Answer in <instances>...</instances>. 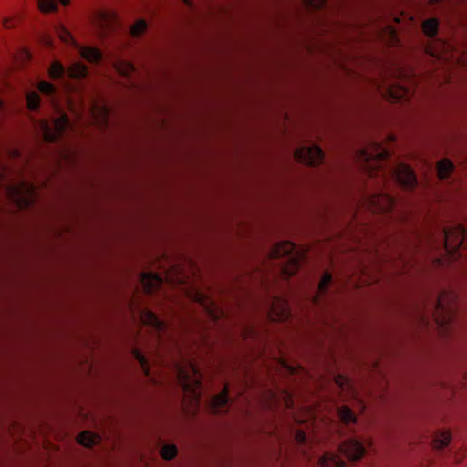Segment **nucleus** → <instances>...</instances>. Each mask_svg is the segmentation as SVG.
I'll return each mask as SVG.
<instances>
[{
	"label": "nucleus",
	"mask_w": 467,
	"mask_h": 467,
	"mask_svg": "<svg viewBox=\"0 0 467 467\" xmlns=\"http://www.w3.org/2000/svg\"><path fill=\"white\" fill-rule=\"evenodd\" d=\"M37 89L41 94L50 98L53 104H55L57 95L55 85L47 81H40ZM54 107L57 111V117H52L50 119H41L36 124L38 135L44 141L49 143L57 141L64 133L71 129V123L67 113L60 110L57 106L54 105Z\"/></svg>",
	"instance_id": "f257e3e1"
},
{
	"label": "nucleus",
	"mask_w": 467,
	"mask_h": 467,
	"mask_svg": "<svg viewBox=\"0 0 467 467\" xmlns=\"http://www.w3.org/2000/svg\"><path fill=\"white\" fill-rule=\"evenodd\" d=\"M389 156V150L375 141L355 151V159L370 177L385 176L384 163Z\"/></svg>",
	"instance_id": "f03ea898"
},
{
	"label": "nucleus",
	"mask_w": 467,
	"mask_h": 467,
	"mask_svg": "<svg viewBox=\"0 0 467 467\" xmlns=\"http://www.w3.org/2000/svg\"><path fill=\"white\" fill-rule=\"evenodd\" d=\"M176 379L183 393L191 399L192 403L199 405L202 391V375L199 368L191 361L185 365L175 363Z\"/></svg>",
	"instance_id": "7ed1b4c3"
},
{
	"label": "nucleus",
	"mask_w": 467,
	"mask_h": 467,
	"mask_svg": "<svg viewBox=\"0 0 467 467\" xmlns=\"http://www.w3.org/2000/svg\"><path fill=\"white\" fill-rule=\"evenodd\" d=\"M270 255L274 259L281 260L280 267L283 275L286 278L296 275L300 268L303 254L300 249L290 241H283L275 244Z\"/></svg>",
	"instance_id": "20e7f679"
},
{
	"label": "nucleus",
	"mask_w": 467,
	"mask_h": 467,
	"mask_svg": "<svg viewBox=\"0 0 467 467\" xmlns=\"http://www.w3.org/2000/svg\"><path fill=\"white\" fill-rule=\"evenodd\" d=\"M7 168L0 165V185L5 184V191L12 202L19 206H28L33 202L36 189L31 183L23 181L19 183L9 182L6 179Z\"/></svg>",
	"instance_id": "39448f33"
},
{
	"label": "nucleus",
	"mask_w": 467,
	"mask_h": 467,
	"mask_svg": "<svg viewBox=\"0 0 467 467\" xmlns=\"http://www.w3.org/2000/svg\"><path fill=\"white\" fill-rule=\"evenodd\" d=\"M56 33L58 37L66 44L72 45L80 53L81 57L91 63H98L102 58L101 52L91 47H82L76 42L70 31L63 25H58L56 27Z\"/></svg>",
	"instance_id": "423d86ee"
},
{
	"label": "nucleus",
	"mask_w": 467,
	"mask_h": 467,
	"mask_svg": "<svg viewBox=\"0 0 467 467\" xmlns=\"http://www.w3.org/2000/svg\"><path fill=\"white\" fill-rule=\"evenodd\" d=\"M88 74V68L82 63H74L67 69L61 62L53 61L48 69L49 78L53 80H64L66 77L70 78H84Z\"/></svg>",
	"instance_id": "0eeeda50"
},
{
	"label": "nucleus",
	"mask_w": 467,
	"mask_h": 467,
	"mask_svg": "<svg viewBox=\"0 0 467 467\" xmlns=\"http://www.w3.org/2000/svg\"><path fill=\"white\" fill-rule=\"evenodd\" d=\"M441 234L446 252L451 257H456L458 250L463 244L467 234L465 228L457 224L453 227L443 229Z\"/></svg>",
	"instance_id": "6e6552de"
},
{
	"label": "nucleus",
	"mask_w": 467,
	"mask_h": 467,
	"mask_svg": "<svg viewBox=\"0 0 467 467\" xmlns=\"http://www.w3.org/2000/svg\"><path fill=\"white\" fill-rule=\"evenodd\" d=\"M294 157L300 163L318 166L324 161V152L318 145H303L295 150Z\"/></svg>",
	"instance_id": "1a4fd4ad"
},
{
	"label": "nucleus",
	"mask_w": 467,
	"mask_h": 467,
	"mask_svg": "<svg viewBox=\"0 0 467 467\" xmlns=\"http://www.w3.org/2000/svg\"><path fill=\"white\" fill-rule=\"evenodd\" d=\"M389 172L396 182L407 190H412L418 184L414 171L409 165L399 164L397 167L390 170Z\"/></svg>",
	"instance_id": "9d476101"
},
{
	"label": "nucleus",
	"mask_w": 467,
	"mask_h": 467,
	"mask_svg": "<svg viewBox=\"0 0 467 467\" xmlns=\"http://www.w3.org/2000/svg\"><path fill=\"white\" fill-rule=\"evenodd\" d=\"M339 450L341 454L351 461L361 459L366 452L365 445L357 438H349L344 441L340 444Z\"/></svg>",
	"instance_id": "9b49d317"
},
{
	"label": "nucleus",
	"mask_w": 467,
	"mask_h": 467,
	"mask_svg": "<svg viewBox=\"0 0 467 467\" xmlns=\"http://www.w3.org/2000/svg\"><path fill=\"white\" fill-rule=\"evenodd\" d=\"M141 318L147 326L150 327L155 331L159 343H161L162 341V337L167 333V324L150 310H144L141 314Z\"/></svg>",
	"instance_id": "f8f14e48"
},
{
	"label": "nucleus",
	"mask_w": 467,
	"mask_h": 467,
	"mask_svg": "<svg viewBox=\"0 0 467 467\" xmlns=\"http://www.w3.org/2000/svg\"><path fill=\"white\" fill-rule=\"evenodd\" d=\"M140 282L148 294L159 289L162 284V278L156 273L143 272L140 275Z\"/></svg>",
	"instance_id": "ddd939ff"
},
{
	"label": "nucleus",
	"mask_w": 467,
	"mask_h": 467,
	"mask_svg": "<svg viewBox=\"0 0 467 467\" xmlns=\"http://www.w3.org/2000/svg\"><path fill=\"white\" fill-rule=\"evenodd\" d=\"M230 401L228 389L224 387L223 390L210 399V406L214 413H222L225 411V408L228 406Z\"/></svg>",
	"instance_id": "4468645a"
},
{
	"label": "nucleus",
	"mask_w": 467,
	"mask_h": 467,
	"mask_svg": "<svg viewBox=\"0 0 467 467\" xmlns=\"http://www.w3.org/2000/svg\"><path fill=\"white\" fill-rule=\"evenodd\" d=\"M372 202L375 209L382 213H391L396 205L395 198L387 193L373 198Z\"/></svg>",
	"instance_id": "2eb2a0df"
},
{
	"label": "nucleus",
	"mask_w": 467,
	"mask_h": 467,
	"mask_svg": "<svg viewBox=\"0 0 467 467\" xmlns=\"http://www.w3.org/2000/svg\"><path fill=\"white\" fill-rule=\"evenodd\" d=\"M318 464L319 467H345L341 456L333 452H326L318 459Z\"/></svg>",
	"instance_id": "dca6fc26"
},
{
	"label": "nucleus",
	"mask_w": 467,
	"mask_h": 467,
	"mask_svg": "<svg viewBox=\"0 0 467 467\" xmlns=\"http://www.w3.org/2000/svg\"><path fill=\"white\" fill-rule=\"evenodd\" d=\"M117 18L114 14L107 12H99L97 17L98 26L100 27L101 31L106 32L111 30Z\"/></svg>",
	"instance_id": "f3484780"
},
{
	"label": "nucleus",
	"mask_w": 467,
	"mask_h": 467,
	"mask_svg": "<svg viewBox=\"0 0 467 467\" xmlns=\"http://www.w3.org/2000/svg\"><path fill=\"white\" fill-rule=\"evenodd\" d=\"M453 171L454 165L448 159H443L437 163V175L441 180L449 178Z\"/></svg>",
	"instance_id": "a211bd4d"
},
{
	"label": "nucleus",
	"mask_w": 467,
	"mask_h": 467,
	"mask_svg": "<svg viewBox=\"0 0 467 467\" xmlns=\"http://www.w3.org/2000/svg\"><path fill=\"white\" fill-rule=\"evenodd\" d=\"M332 283V275L329 272H325L322 275L321 280L317 285V293L314 296V301L316 303L318 302L319 297L325 294H327L329 285Z\"/></svg>",
	"instance_id": "6ab92c4d"
},
{
	"label": "nucleus",
	"mask_w": 467,
	"mask_h": 467,
	"mask_svg": "<svg viewBox=\"0 0 467 467\" xmlns=\"http://www.w3.org/2000/svg\"><path fill=\"white\" fill-rule=\"evenodd\" d=\"M422 30L426 36L435 38L439 30V20L435 17L426 19L422 23Z\"/></svg>",
	"instance_id": "aec40b11"
},
{
	"label": "nucleus",
	"mask_w": 467,
	"mask_h": 467,
	"mask_svg": "<svg viewBox=\"0 0 467 467\" xmlns=\"http://www.w3.org/2000/svg\"><path fill=\"white\" fill-rule=\"evenodd\" d=\"M69 2L70 0H39L38 5L42 12L48 13L56 11L58 3L67 5Z\"/></svg>",
	"instance_id": "412c9836"
},
{
	"label": "nucleus",
	"mask_w": 467,
	"mask_h": 467,
	"mask_svg": "<svg viewBox=\"0 0 467 467\" xmlns=\"http://www.w3.org/2000/svg\"><path fill=\"white\" fill-rule=\"evenodd\" d=\"M451 439V436L449 431H440L433 440L434 447L438 450H442L449 445Z\"/></svg>",
	"instance_id": "4be33fe9"
},
{
	"label": "nucleus",
	"mask_w": 467,
	"mask_h": 467,
	"mask_svg": "<svg viewBox=\"0 0 467 467\" xmlns=\"http://www.w3.org/2000/svg\"><path fill=\"white\" fill-rule=\"evenodd\" d=\"M338 416L342 422L345 424H350L356 422V415L347 406H341L337 410Z\"/></svg>",
	"instance_id": "5701e85b"
},
{
	"label": "nucleus",
	"mask_w": 467,
	"mask_h": 467,
	"mask_svg": "<svg viewBox=\"0 0 467 467\" xmlns=\"http://www.w3.org/2000/svg\"><path fill=\"white\" fill-rule=\"evenodd\" d=\"M99 437L90 431H83L78 437V441L86 447H91L98 442Z\"/></svg>",
	"instance_id": "b1692460"
},
{
	"label": "nucleus",
	"mask_w": 467,
	"mask_h": 467,
	"mask_svg": "<svg viewBox=\"0 0 467 467\" xmlns=\"http://www.w3.org/2000/svg\"><path fill=\"white\" fill-rule=\"evenodd\" d=\"M40 96L37 92L31 91L26 94V104L29 110H37L40 107Z\"/></svg>",
	"instance_id": "393cba45"
},
{
	"label": "nucleus",
	"mask_w": 467,
	"mask_h": 467,
	"mask_svg": "<svg viewBox=\"0 0 467 467\" xmlns=\"http://www.w3.org/2000/svg\"><path fill=\"white\" fill-rule=\"evenodd\" d=\"M133 356L135 359L139 362L141 368L143 369L144 373L149 376L150 375V365L147 358L145 355L139 349L133 350Z\"/></svg>",
	"instance_id": "a878e982"
},
{
	"label": "nucleus",
	"mask_w": 467,
	"mask_h": 467,
	"mask_svg": "<svg viewBox=\"0 0 467 467\" xmlns=\"http://www.w3.org/2000/svg\"><path fill=\"white\" fill-rule=\"evenodd\" d=\"M389 92L393 100L396 101L407 99L410 94V90L402 86H398V90L396 91H394L392 88H389Z\"/></svg>",
	"instance_id": "bb28decb"
},
{
	"label": "nucleus",
	"mask_w": 467,
	"mask_h": 467,
	"mask_svg": "<svg viewBox=\"0 0 467 467\" xmlns=\"http://www.w3.org/2000/svg\"><path fill=\"white\" fill-rule=\"evenodd\" d=\"M280 309H277L273 303L271 306V311L276 315V319L283 320L289 317L290 313L285 302H280Z\"/></svg>",
	"instance_id": "cd10ccee"
},
{
	"label": "nucleus",
	"mask_w": 467,
	"mask_h": 467,
	"mask_svg": "<svg viewBox=\"0 0 467 467\" xmlns=\"http://www.w3.org/2000/svg\"><path fill=\"white\" fill-rule=\"evenodd\" d=\"M147 22L140 19L130 27V32L133 36L138 37L147 30Z\"/></svg>",
	"instance_id": "c85d7f7f"
},
{
	"label": "nucleus",
	"mask_w": 467,
	"mask_h": 467,
	"mask_svg": "<svg viewBox=\"0 0 467 467\" xmlns=\"http://www.w3.org/2000/svg\"><path fill=\"white\" fill-rule=\"evenodd\" d=\"M161 454L165 460H171L177 454V448L175 445H164L161 450Z\"/></svg>",
	"instance_id": "c756f323"
},
{
	"label": "nucleus",
	"mask_w": 467,
	"mask_h": 467,
	"mask_svg": "<svg viewBox=\"0 0 467 467\" xmlns=\"http://www.w3.org/2000/svg\"><path fill=\"white\" fill-rule=\"evenodd\" d=\"M304 3L313 10H319L326 6L327 0H304Z\"/></svg>",
	"instance_id": "7c9ffc66"
},
{
	"label": "nucleus",
	"mask_w": 467,
	"mask_h": 467,
	"mask_svg": "<svg viewBox=\"0 0 467 467\" xmlns=\"http://www.w3.org/2000/svg\"><path fill=\"white\" fill-rule=\"evenodd\" d=\"M436 310H437V312H440L441 314H444V315L448 316L449 319L451 317V310L447 308L444 306V303H443V300L441 298V296H439V298L437 299Z\"/></svg>",
	"instance_id": "2f4dec72"
},
{
	"label": "nucleus",
	"mask_w": 467,
	"mask_h": 467,
	"mask_svg": "<svg viewBox=\"0 0 467 467\" xmlns=\"http://www.w3.org/2000/svg\"><path fill=\"white\" fill-rule=\"evenodd\" d=\"M295 440L299 445H304L307 442V437L306 433L301 430L296 431L295 434Z\"/></svg>",
	"instance_id": "473e14b6"
},
{
	"label": "nucleus",
	"mask_w": 467,
	"mask_h": 467,
	"mask_svg": "<svg viewBox=\"0 0 467 467\" xmlns=\"http://www.w3.org/2000/svg\"><path fill=\"white\" fill-rule=\"evenodd\" d=\"M208 312L213 319L217 320L219 318V314L213 307H209Z\"/></svg>",
	"instance_id": "72a5a7b5"
},
{
	"label": "nucleus",
	"mask_w": 467,
	"mask_h": 467,
	"mask_svg": "<svg viewBox=\"0 0 467 467\" xmlns=\"http://www.w3.org/2000/svg\"><path fill=\"white\" fill-rule=\"evenodd\" d=\"M9 154L12 158H17L19 157V150L17 149H11L9 150Z\"/></svg>",
	"instance_id": "f704fd0d"
},
{
	"label": "nucleus",
	"mask_w": 467,
	"mask_h": 467,
	"mask_svg": "<svg viewBox=\"0 0 467 467\" xmlns=\"http://www.w3.org/2000/svg\"><path fill=\"white\" fill-rule=\"evenodd\" d=\"M134 70H135L134 66L130 64V63H128L127 64V72L126 73L133 72Z\"/></svg>",
	"instance_id": "c9c22d12"
},
{
	"label": "nucleus",
	"mask_w": 467,
	"mask_h": 467,
	"mask_svg": "<svg viewBox=\"0 0 467 467\" xmlns=\"http://www.w3.org/2000/svg\"><path fill=\"white\" fill-rule=\"evenodd\" d=\"M185 5H188L189 7L192 8L193 7V3L192 0H183Z\"/></svg>",
	"instance_id": "e433bc0d"
},
{
	"label": "nucleus",
	"mask_w": 467,
	"mask_h": 467,
	"mask_svg": "<svg viewBox=\"0 0 467 467\" xmlns=\"http://www.w3.org/2000/svg\"><path fill=\"white\" fill-rule=\"evenodd\" d=\"M4 26H5L6 28H10V27L12 26V23H11V21H9V20H5V21L4 22Z\"/></svg>",
	"instance_id": "4c0bfd02"
},
{
	"label": "nucleus",
	"mask_w": 467,
	"mask_h": 467,
	"mask_svg": "<svg viewBox=\"0 0 467 467\" xmlns=\"http://www.w3.org/2000/svg\"><path fill=\"white\" fill-rule=\"evenodd\" d=\"M4 108V103L3 101L0 99V110Z\"/></svg>",
	"instance_id": "58836bf2"
}]
</instances>
